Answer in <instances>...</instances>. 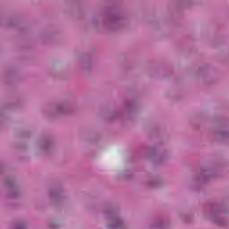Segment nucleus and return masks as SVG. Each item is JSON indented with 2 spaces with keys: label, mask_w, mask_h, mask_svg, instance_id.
Masks as SVG:
<instances>
[{
  "label": "nucleus",
  "mask_w": 229,
  "mask_h": 229,
  "mask_svg": "<svg viewBox=\"0 0 229 229\" xmlns=\"http://www.w3.org/2000/svg\"><path fill=\"white\" fill-rule=\"evenodd\" d=\"M59 112H62V109H60V107H59Z\"/></svg>",
  "instance_id": "nucleus-5"
},
{
  "label": "nucleus",
  "mask_w": 229,
  "mask_h": 229,
  "mask_svg": "<svg viewBox=\"0 0 229 229\" xmlns=\"http://www.w3.org/2000/svg\"><path fill=\"white\" fill-rule=\"evenodd\" d=\"M151 187H155V184L153 182H150Z\"/></svg>",
  "instance_id": "nucleus-4"
},
{
  "label": "nucleus",
  "mask_w": 229,
  "mask_h": 229,
  "mask_svg": "<svg viewBox=\"0 0 229 229\" xmlns=\"http://www.w3.org/2000/svg\"><path fill=\"white\" fill-rule=\"evenodd\" d=\"M214 221L217 224V225H223V219H221V217L219 216H216L214 217Z\"/></svg>",
  "instance_id": "nucleus-2"
},
{
  "label": "nucleus",
  "mask_w": 229,
  "mask_h": 229,
  "mask_svg": "<svg viewBox=\"0 0 229 229\" xmlns=\"http://www.w3.org/2000/svg\"><path fill=\"white\" fill-rule=\"evenodd\" d=\"M121 225H122L121 218L115 217V218H114V220H113V225L110 227V229H113V228H120V227H121Z\"/></svg>",
  "instance_id": "nucleus-1"
},
{
  "label": "nucleus",
  "mask_w": 229,
  "mask_h": 229,
  "mask_svg": "<svg viewBox=\"0 0 229 229\" xmlns=\"http://www.w3.org/2000/svg\"><path fill=\"white\" fill-rule=\"evenodd\" d=\"M201 176H205V170H201Z\"/></svg>",
  "instance_id": "nucleus-3"
}]
</instances>
